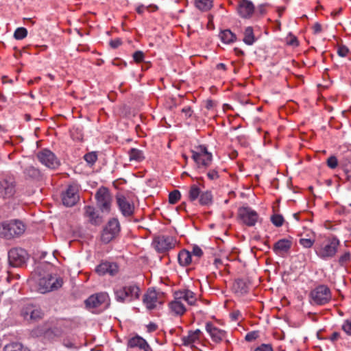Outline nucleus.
<instances>
[{"label": "nucleus", "mask_w": 351, "mask_h": 351, "mask_svg": "<svg viewBox=\"0 0 351 351\" xmlns=\"http://www.w3.org/2000/svg\"><path fill=\"white\" fill-rule=\"evenodd\" d=\"M114 298L120 303H130L140 299L141 289L136 282H130L123 286H116L113 289Z\"/></svg>", "instance_id": "f257e3e1"}, {"label": "nucleus", "mask_w": 351, "mask_h": 351, "mask_svg": "<svg viewBox=\"0 0 351 351\" xmlns=\"http://www.w3.org/2000/svg\"><path fill=\"white\" fill-rule=\"evenodd\" d=\"M25 230V225L20 220L13 219L0 223V237L11 239L21 235Z\"/></svg>", "instance_id": "f03ea898"}, {"label": "nucleus", "mask_w": 351, "mask_h": 351, "mask_svg": "<svg viewBox=\"0 0 351 351\" xmlns=\"http://www.w3.org/2000/svg\"><path fill=\"white\" fill-rule=\"evenodd\" d=\"M339 245L340 241L336 237H328L322 244L316 245L315 253L323 260L332 258L336 255Z\"/></svg>", "instance_id": "7ed1b4c3"}, {"label": "nucleus", "mask_w": 351, "mask_h": 351, "mask_svg": "<svg viewBox=\"0 0 351 351\" xmlns=\"http://www.w3.org/2000/svg\"><path fill=\"white\" fill-rule=\"evenodd\" d=\"M309 298L310 303L313 305H325L331 300L332 294L330 289L326 285H318L311 291Z\"/></svg>", "instance_id": "20e7f679"}, {"label": "nucleus", "mask_w": 351, "mask_h": 351, "mask_svg": "<svg viewBox=\"0 0 351 351\" xmlns=\"http://www.w3.org/2000/svg\"><path fill=\"white\" fill-rule=\"evenodd\" d=\"M191 152L192 153L191 157L198 169L208 167L213 160L212 154L208 151L207 147L204 145L195 147V149H192Z\"/></svg>", "instance_id": "39448f33"}, {"label": "nucleus", "mask_w": 351, "mask_h": 351, "mask_svg": "<svg viewBox=\"0 0 351 351\" xmlns=\"http://www.w3.org/2000/svg\"><path fill=\"white\" fill-rule=\"evenodd\" d=\"M63 285V280L61 277L48 274L41 278L38 281V291L42 293L57 290Z\"/></svg>", "instance_id": "423d86ee"}, {"label": "nucleus", "mask_w": 351, "mask_h": 351, "mask_svg": "<svg viewBox=\"0 0 351 351\" xmlns=\"http://www.w3.org/2000/svg\"><path fill=\"white\" fill-rule=\"evenodd\" d=\"M198 197H199V203L202 206H210L213 204V197L211 191H206L201 192L197 185L193 184L190 187L189 199L191 202H193Z\"/></svg>", "instance_id": "0eeeda50"}, {"label": "nucleus", "mask_w": 351, "mask_h": 351, "mask_svg": "<svg viewBox=\"0 0 351 351\" xmlns=\"http://www.w3.org/2000/svg\"><path fill=\"white\" fill-rule=\"evenodd\" d=\"M120 223L117 218H112L108 221L104 228L101 240L103 243L107 244L114 239L120 232Z\"/></svg>", "instance_id": "6e6552de"}, {"label": "nucleus", "mask_w": 351, "mask_h": 351, "mask_svg": "<svg viewBox=\"0 0 351 351\" xmlns=\"http://www.w3.org/2000/svg\"><path fill=\"white\" fill-rule=\"evenodd\" d=\"M95 199L97 200V206L101 212H110L112 195L107 188L101 187L99 189L95 194Z\"/></svg>", "instance_id": "1a4fd4ad"}, {"label": "nucleus", "mask_w": 351, "mask_h": 351, "mask_svg": "<svg viewBox=\"0 0 351 351\" xmlns=\"http://www.w3.org/2000/svg\"><path fill=\"white\" fill-rule=\"evenodd\" d=\"M27 258V252L23 248H13L8 252L9 263L11 266L14 267H22L24 265Z\"/></svg>", "instance_id": "9d476101"}, {"label": "nucleus", "mask_w": 351, "mask_h": 351, "mask_svg": "<svg viewBox=\"0 0 351 351\" xmlns=\"http://www.w3.org/2000/svg\"><path fill=\"white\" fill-rule=\"evenodd\" d=\"M163 293L157 292L154 289L149 288L143 295V302L148 310L155 309L158 304L162 305L164 301L161 299Z\"/></svg>", "instance_id": "9b49d317"}, {"label": "nucleus", "mask_w": 351, "mask_h": 351, "mask_svg": "<svg viewBox=\"0 0 351 351\" xmlns=\"http://www.w3.org/2000/svg\"><path fill=\"white\" fill-rule=\"evenodd\" d=\"M78 191L79 187L77 184H73L69 185L66 190L62 194V204L67 207L75 205L80 199Z\"/></svg>", "instance_id": "f8f14e48"}, {"label": "nucleus", "mask_w": 351, "mask_h": 351, "mask_svg": "<svg viewBox=\"0 0 351 351\" xmlns=\"http://www.w3.org/2000/svg\"><path fill=\"white\" fill-rule=\"evenodd\" d=\"M38 160L47 167L56 169L60 162L56 155L49 149H44L37 154Z\"/></svg>", "instance_id": "ddd939ff"}, {"label": "nucleus", "mask_w": 351, "mask_h": 351, "mask_svg": "<svg viewBox=\"0 0 351 351\" xmlns=\"http://www.w3.org/2000/svg\"><path fill=\"white\" fill-rule=\"evenodd\" d=\"M16 193V182L14 178H5L0 180V197L3 199L12 197Z\"/></svg>", "instance_id": "4468645a"}, {"label": "nucleus", "mask_w": 351, "mask_h": 351, "mask_svg": "<svg viewBox=\"0 0 351 351\" xmlns=\"http://www.w3.org/2000/svg\"><path fill=\"white\" fill-rule=\"evenodd\" d=\"M21 315L27 321L37 322L43 317V313L40 307L27 304L21 309Z\"/></svg>", "instance_id": "2eb2a0df"}, {"label": "nucleus", "mask_w": 351, "mask_h": 351, "mask_svg": "<svg viewBox=\"0 0 351 351\" xmlns=\"http://www.w3.org/2000/svg\"><path fill=\"white\" fill-rule=\"evenodd\" d=\"M238 215L242 222L247 226H254L258 219V213L250 207H241Z\"/></svg>", "instance_id": "dca6fc26"}, {"label": "nucleus", "mask_w": 351, "mask_h": 351, "mask_svg": "<svg viewBox=\"0 0 351 351\" xmlns=\"http://www.w3.org/2000/svg\"><path fill=\"white\" fill-rule=\"evenodd\" d=\"M116 202L119 210L125 217L133 216L135 207L132 201L123 195H118L116 197Z\"/></svg>", "instance_id": "f3484780"}, {"label": "nucleus", "mask_w": 351, "mask_h": 351, "mask_svg": "<svg viewBox=\"0 0 351 351\" xmlns=\"http://www.w3.org/2000/svg\"><path fill=\"white\" fill-rule=\"evenodd\" d=\"M95 271L99 276L108 274L110 276H114L119 273V267L117 263L105 261H101Z\"/></svg>", "instance_id": "a211bd4d"}, {"label": "nucleus", "mask_w": 351, "mask_h": 351, "mask_svg": "<svg viewBox=\"0 0 351 351\" xmlns=\"http://www.w3.org/2000/svg\"><path fill=\"white\" fill-rule=\"evenodd\" d=\"M175 242L173 237L171 236L160 235L154 239L156 250L159 252H165L172 249Z\"/></svg>", "instance_id": "6ab92c4d"}, {"label": "nucleus", "mask_w": 351, "mask_h": 351, "mask_svg": "<svg viewBox=\"0 0 351 351\" xmlns=\"http://www.w3.org/2000/svg\"><path fill=\"white\" fill-rule=\"evenodd\" d=\"M202 337L203 332L199 329L189 330L188 331L187 336H183L181 338L182 344L184 346H190L191 348H196L195 344L200 343Z\"/></svg>", "instance_id": "aec40b11"}, {"label": "nucleus", "mask_w": 351, "mask_h": 351, "mask_svg": "<svg viewBox=\"0 0 351 351\" xmlns=\"http://www.w3.org/2000/svg\"><path fill=\"white\" fill-rule=\"evenodd\" d=\"M206 330L210 335L211 339L216 343H221L226 337V332L216 327L212 322L206 324Z\"/></svg>", "instance_id": "412c9836"}, {"label": "nucleus", "mask_w": 351, "mask_h": 351, "mask_svg": "<svg viewBox=\"0 0 351 351\" xmlns=\"http://www.w3.org/2000/svg\"><path fill=\"white\" fill-rule=\"evenodd\" d=\"M108 298V295L106 293H99L89 296L84 303L87 308H97L104 304Z\"/></svg>", "instance_id": "4be33fe9"}, {"label": "nucleus", "mask_w": 351, "mask_h": 351, "mask_svg": "<svg viewBox=\"0 0 351 351\" xmlns=\"http://www.w3.org/2000/svg\"><path fill=\"white\" fill-rule=\"evenodd\" d=\"M254 9L253 3L250 0H241L237 7L239 16L243 19H250L252 16Z\"/></svg>", "instance_id": "5701e85b"}, {"label": "nucleus", "mask_w": 351, "mask_h": 351, "mask_svg": "<svg viewBox=\"0 0 351 351\" xmlns=\"http://www.w3.org/2000/svg\"><path fill=\"white\" fill-rule=\"evenodd\" d=\"M292 245L291 240L282 239L278 240L273 246V251L278 255H282L287 253Z\"/></svg>", "instance_id": "b1692460"}, {"label": "nucleus", "mask_w": 351, "mask_h": 351, "mask_svg": "<svg viewBox=\"0 0 351 351\" xmlns=\"http://www.w3.org/2000/svg\"><path fill=\"white\" fill-rule=\"evenodd\" d=\"M128 347L131 348H138L143 351L151 350V348L146 340L138 335L132 337L128 340Z\"/></svg>", "instance_id": "393cba45"}, {"label": "nucleus", "mask_w": 351, "mask_h": 351, "mask_svg": "<svg viewBox=\"0 0 351 351\" xmlns=\"http://www.w3.org/2000/svg\"><path fill=\"white\" fill-rule=\"evenodd\" d=\"M178 259L179 264L183 267L188 266L191 263L196 264L198 263L197 259L192 258L191 252L186 250H182L179 252Z\"/></svg>", "instance_id": "a878e982"}, {"label": "nucleus", "mask_w": 351, "mask_h": 351, "mask_svg": "<svg viewBox=\"0 0 351 351\" xmlns=\"http://www.w3.org/2000/svg\"><path fill=\"white\" fill-rule=\"evenodd\" d=\"M232 289L235 293L244 295L249 291V285L246 280L239 278L234 282Z\"/></svg>", "instance_id": "bb28decb"}, {"label": "nucleus", "mask_w": 351, "mask_h": 351, "mask_svg": "<svg viewBox=\"0 0 351 351\" xmlns=\"http://www.w3.org/2000/svg\"><path fill=\"white\" fill-rule=\"evenodd\" d=\"M85 217L88 218V221L93 225H97L100 223L99 215L95 211V208L91 206H86L84 207Z\"/></svg>", "instance_id": "cd10ccee"}, {"label": "nucleus", "mask_w": 351, "mask_h": 351, "mask_svg": "<svg viewBox=\"0 0 351 351\" xmlns=\"http://www.w3.org/2000/svg\"><path fill=\"white\" fill-rule=\"evenodd\" d=\"M23 174L25 175L27 179L29 178L38 180L42 177L40 171L38 168H36L32 165L26 167L23 169Z\"/></svg>", "instance_id": "c85d7f7f"}, {"label": "nucleus", "mask_w": 351, "mask_h": 351, "mask_svg": "<svg viewBox=\"0 0 351 351\" xmlns=\"http://www.w3.org/2000/svg\"><path fill=\"white\" fill-rule=\"evenodd\" d=\"M178 299L169 303V308L176 315H182L186 311L184 304Z\"/></svg>", "instance_id": "c756f323"}, {"label": "nucleus", "mask_w": 351, "mask_h": 351, "mask_svg": "<svg viewBox=\"0 0 351 351\" xmlns=\"http://www.w3.org/2000/svg\"><path fill=\"white\" fill-rule=\"evenodd\" d=\"M178 299H183L189 305H194L196 302V298L195 293L188 289L184 290L177 293Z\"/></svg>", "instance_id": "7c9ffc66"}, {"label": "nucleus", "mask_w": 351, "mask_h": 351, "mask_svg": "<svg viewBox=\"0 0 351 351\" xmlns=\"http://www.w3.org/2000/svg\"><path fill=\"white\" fill-rule=\"evenodd\" d=\"M219 37L221 41L226 44H230L237 40L236 34L228 29L221 31Z\"/></svg>", "instance_id": "2f4dec72"}, {"label": "nucleus", "mask_w": 351, "mask_h": 351, "mask_svg": "<svg viewBox=\"0 0 351 351\" xmlns=\"http://www.w3.org/2000/svg\"><path fill=\"white\" fill-rule=\"evenodd\" d=\"M243 41L247 45H252L256 41L253 28L252 27H247L245 28Z\"/></svg>", "instance_id": "473e14b6"}, {"label": "nucleus", "mask_w": 351, "mask_h": 351, "mask_svg": "<svg viewBox=\"0 0 351 351\" xmlns=\"http://www.w3.org/2000/svg\"><path fill=\"white\" fill-rule=\"evenodd\" d=\"M130 160H135L136 162L143 161L145 159L143 151L136 148H132L128 151Z\"/></svg>", "instance_id": "72a5a7b5"}, {"label": "nucleus", "mask_w": 351, "mask_h": 351, "mask_svg": "<svg viewBox=\"0 0 351 351\" xmlns=\"http://www.w3.org/2000/svg\"><path fill=\"white\" fill-rule=\"evenodd\" d=\"M4 351H30L27 347L19 342H13L6 345Z\"/></svg>", "instance_id": "f704fd0d"}, {"label": "nucleus", "mask_w": 351, "mask_h": 351, "mask_svg": "<svg viewBox=\"0 0 351 351\" xmlns=\"http://www.w3.org/2000/svg\"><path fill=\"white\" fill-rule=\"evenodd\" d=\"M213 0H195V6L201 11H208L213 7Z\"/></svg>", "instance_id": "c9c22d12"}, {"label": "nucleus", "mask_w": 351, "mask_h": 351, "mask_svg": "<svg viewBox=\"0 0 351 351\" xmlns=\"http://www.w3.org/2000/svg\"><path fill=\"white\" fill-rule=\"evenodd\" d=\"M351 259V254L350 252H346L343 254L339 256L338 263L340 266H346Z\"/></svg>", "instance_id": "e433bc0d"}, {"label": "nucleus", "mask_w": 351, "mask_h": 351, "mask_svg": "<svg viewBox=\"0 0 351 351\" xmlns=\"http://www.w3.org/2000/svg\"><path fill=\"white\" fill-rule=\"evenodd\" d=\"M180 197V192L178 190H174L169 195V202L171 204H175L179 201Z\"/></svg>", "instance_id": "4c0bfd02"}, {"label": "nucleus", "mask_w": 351, "mask_h": 351, "mask_svg": "<svg viewBox=\"0 0 351 351\" xmlns=\"http://www.w3.org/2000/svg\"><path fill=\"white\" fill-rule=\"evenodd\" d=\"M27 35V30L25 27H19L15 30L14 33V37L16 40H22L25 38Z\"/></svg>", "instance_id": "58836bf2"}, {"label": "nucleus", "mask_w": 351, "mask_h": 351, "mask_svg": "<svg viewBox=\"0 0 351 351\" xmlns=\"http://www.w3.org/2000/svg\"><path fill=\"white\" fill-rule=\"evenodd\" d=\"M85 161L90 165H93L97 160V153L95 152H88L84 156Z\"/></svg>", "instance_id": "ea45409f"}, {"label": "nucleus", "mask_w": 351, "mask_h": 351, "mask_svg": "<svg viewBox=\"0 0 351 351\" xmlns=\"http://www.w3.org/2000/svg\"><path fill=\"white\" fill-rule=\"evenodd\" d=\"M271 221L276 227H280L284 223V218L282 215L275 214L271 217Z\"/></svg>", "instance_id": "a19ab883"}, {"label": "nucleus", "mask_w": 351, "mask_h": 351, "mask_svg": "<svg viewBox=\"0 0 351 351\" xmlns=\"http://www.w3.org/2000/svg\"><path fill=\"white\" fill-rule=\"evenodd\" d=\"M314 243H315V239H311V238H308V239L301 238L299 240V243L301 245H302L304 247H306V248L311 247L313 246V245L314 244Z\"/></svg>", "instance_id": "79ce46f5"}, {"label": "nucleus", "mask_w": 351, "mask_h": 351, "mask_svg": "<svg viewBox=\"0 0 351 351\" xmlns=\"http://www.w3.org/2000/svg\"><path fill=\"white\" fill-rule=\"evenodd\" d=\"M343 177H344V179L351 183V164L346 165L343 169Z\"/></svg>", "instance_id": "37998d69"}, {"label": "nucleus", "mask_w": 351, "mask_h": 351, "mask_svg": "<svg viewBox=\"0 0 351 351\" xmlns=\"http://www.w3.org/2000/svg\"><path fill=\"white\" fill-rule=\"evenodd\" d=\"M258 337L259 332L257 330H254L247 333L245 337V339L248 342H251L258 339Z\"/></svg>", "instance_id": "c03bdc74"}, {"label": "nucleus", "mask_w": 351, "mask_h": 351, "mask_svg": "<svg viewBox=\"0 0 351 351\" xmlns=\"http://www.w3.org/2000/svg\"><path fill=\"white\" fill-rule=\"evenodd\" d=\"M254 351H274V348L271 343H261Z\"/></svg>", "instance_id": "a18cd8bd"}, {"label": "nucleus", "mask_w": 351, "mask_h": 351, "mask_svg": "<svg viewBox=\"0 0 351 351\" xmlns=\"http://www.w3.org/2000/svg\"><path fill=\"white\" fill-rule=\"evenodd\" d=\"M132 57L136 63H141L144 60L145 54L142 51H136L133 53Z\"/></svg>", "instance_id": "49530a36"}, {"label": "nucleus", "mask_w": 351, "mask_h": 351, "mask_svg": "<svg viewBox=\"0 0 351 351\" xmlns=\"http://www.w3.org/2000/svg\"><path fill=\"white\" fill-rule=\"evenodd\" d=\"M191 256H196L197 258L195 259H197L199 261V258L200 257H202L203 255V251L199 246L194 245L193 247L192 252H191Z\"/></svg>", "instance_id": "de8ad7c7"}, {"label": "nucleus", "mask_w": 351, "mask_h": 351, "mask_svg": "<svg viewBox=\"0 0 351 351\" xmlns=\"http://www.w3.org/2000/svg\"><path fill=\"white\" fill-rule=\"evenodd\" d=\"M327 165L330 168V169H335L337 167L338 165V160H337V157H335V156H330L328 159H327Z\"/></svg>", "instance_id": "09e8293b"}, {"label": "nucleus", "mask_w": 351, "mask_h": 351, "mask_svg": "<svg viewBox=\"0 0 351 351\" xmlns=\"http://www.w3.org/2000/svg\"><path fill=\"white\" fill-rule=\"evenodd\" d=\"M349 53V49L346 45H340L337 49V53L341 57H346Z\"/></svg>", "instance_id": "8fccbe9b"}, {"label": "nucleus", "mask_w": 351, "mask_h": 351, "mask_svg": "<svg viewBox=\"0 0 351 351\" xmlns=\"http://www.w3.org/2000/svg\"><path fill=\"white\" fill-rule=\"evenodd\" d=\"M207 177L210 180H217V178H219V176L218 171L216 169H210L207 173Z\"/></svg>", "instance_id": "3c124183"}, {"label": "nucleus", "mask_w": 351, "mask_h": 351, "mask_svg": "<svg viewBox=\"0 0 351 351\" xmlns=\"http://www.w3.org/2000/svg\"><path fill=\"white\" fill-rule=\"evenodd\" d=\"M342 329L346 334L351 335V320H346L342 326Z\"/></svg>", "instance_id": "603ef678"}, {"label": "nucleus", "mask_w": 351, "mask_h": 351, "mask_svg": "<svg viewBox=\"0 0 351 351\" xmlns=\"http://www.w3.org/2000/svg\"><path fill=\"white\" fill-rule=\"evenodd\" d=\"M122 44V40L120 38H116L110 41V46L113 49L118 48Z\"/></svg>", "instance_id": "864d4df0"}, {"label": "nucleus", "mask_w": 351, "mask_h": 351, "mask_svg": "<svg viewBox=\"0 0 351 351\" xmlns=\"http://www.w3.org/2000/svg\"><path fill=\"white\" fill-rule=\"evenodd\" d=\"M182 112L183 113H184L185 117L186 118L191 117L193 114V110H192L191 108L189 106L182 108Z\"/></svg>", "instance_id": "5fc2aeb1"}, {"label": "nucleus", "mask_w": 351, "mask_h": 351, "mask_svg": "<svg viewBox=\"0 0 351 351\" xmlns=\"http://www.w3.org/2000/svg\"><path fill=\"white\" fill-rule=\"evenodd\" d=\"M313 33L317 34L322 30V25L319 23H316L313 26Z\"/></svg>", "instance_id": "6e6d98bb"}, {"label": "nucleus", "mask_w": 351, "mask_h": 351, "mask_svg": "<svg viewBox=\"0 0 351 351\" xmlns=\"http://www.w3.org/2000/svg\"><path fill=\"white\" fill-rule=\"evenodd\" d=\"M151 6H152V5H149V6L147 7V8H149V7H151ZM145 8H146V7H145L144 5L141 4V5H139L136 8V12H137L138 14H143V12H144V11H145Z\"/></svg>", "instance_id": "4d7b16f0"}, {"label": "nucleus", "mask_w": 351, "mask_h": 351, "mask_svg": "<svg viewBox=\"0 0 351 351\" xmlns=\"http://www.w3.org/2000/svg\"><path fill=\"white\" fill-rule=\"evenodd\" d=\"M339 337H340L339 332H334L330 337L329 339L332 341H335L339 338Z\"/></svg>", "instance_id": "13d9d810"}, {"label": "nucleus", "mask_w": 351, "mask_h": 351, "mask_svg": "<svg viewBox=\"0 0 351 351\" xmlns=\"http://www.w3.org/2000/svg\"><path fill=\"white\" fill-rule=\"evenodd\" d=\"M157 329V325L154 323H149L147 325V330L149 332H154Z\"/></svg>", "instance_id": "bf43d9fd"}, {"label": "nucleus", "mask_w": 351, "mask_h": 351, "mask_svg": "<svg viewBox=\"0 0 351 351\" xmlns=\"http://www.w3.org/2000/svg\"><path fill=\"white\" fill-rule=\"evenodd\" d=\"M288 44L291 46H298L299 43L296 37H293L289 42Z\"/></svg>", "instance_id": "052dcab7"}, {"label": "nucleus", "mask_w": 351, "mask_h": 351, "mask_svg": "<svg viewBox=\"0 0 351 351\" xmlns=\"http://www.w3.org/2000/svg\"><path fill=\"white\" fill-rule=\"evenodd\" d=\"M217 69L226 71L227 69L226 65L223 63H219L216 66Z\"/></svg>", "instance_id": "680f3d73"}, {"label": "nucleus", "mask_w": 351, "mask_h": 351, "mask_svg": "<svg viewBox=\"0 0 351 351\" xmlns=\"http://www.w3.org/2000/svg\"><path fill=\"white\" fill-rule=\"evenodd\" d=\"M234 51H235L236 54L239 56L244 55V51L238 47H235L234 49Z\"/></svg>", "instance_id": "e2e57ef3"}, {"label": "nucleus", "mask_w": 351, "mask_h": 351, "mask_svg": "<svg viewBox=\"0 0 351 351\" xmlns=\"http://www.w3.org/2000/svg\"><path fill=\"white\" fill-rule=\"evenodd\" d=\"M14 49L16 51L15 53L14 54V57L16 58H19L22 56V51L17 49L16 47H14Z\"/></svg>", "instance_id": "0e129e2a"}, {"label": "nucleus", "mask_w": 351, "mask_h": 351, "mask_svg": "<svg viewBox=\"0 0 351 351\" xmlns=\"http://www.w3.org/2000/svg\"><path fill=\"white\" fill-rule=\"evenodd\" d=\"M341 11H342V8H340L337 10L332 11L331 12V15L333 16L334 17H335L336 16L339 15L341 12Z\"/></svg>", "instance_id": "69168bd1"}, {"label": "nucleus", "mask_w": 351, "mask_h": 351, "mask_svg": "<svg viewBox=\"0 0 351 351\" xmlns=\"http://www.w3.org/2000/svg\"><path fill=\"white\" fill-rule=\"evenodd\" d=\"M206 108L210 109L213 106V101L212 100H208L206 102Z\"/></svg>", "instance_id": "338daca9"}, {"label": "nucleus", "mask_w": 351, "mask_h": 351, "mask_svg": "<svg viewBox=\"0 0 351 351\" xmlns=\"http://www.w3.org/2000/svg\"><path fill=\"white\" fill-rule=\"evenodd\" d=\"M240 315V313L239 311L237 312H234L232 313V317L234 319L237 320V317Z\"/></svg>", "instance_id": "774afa93"}]
</instances>
